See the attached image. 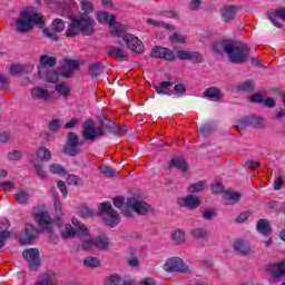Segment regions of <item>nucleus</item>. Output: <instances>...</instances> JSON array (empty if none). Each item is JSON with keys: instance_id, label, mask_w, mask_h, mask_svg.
<instances>
[{"instance_id": "19", "label": "nucleus", "mask_w": 285, "mask_h": 285, "mask_svg": "<svg viewBox=\"0 0 285 285\" xmlns=\"http://www.w3.org/2000/svg\"><path fill=\"white\" fill-rule=\"evenodd\" d=\"M79 68V60L73 59H65V65L62 67L61 77H65V79H70L72 75H75V71Z\"/></svg>"}, {"instance_id": "31", "label": "nucleus", "mask_w": 285, "mask_h": 285, "mask_svg": "<svg viewBox=\"0 0 285 285\" xmlns=\"http://www.w3.org/2000/svg\"><path fill=\"white\" fill-rule=\"evenodd\" d=\"M40 66L43 68H55L57 66V58L48 55L40 56Z\"/></svg>"}, {"instance_id": "49", "label": "nucleus", "mask_w": 285, "mask_h": 285, "mask_svg": "<svg viewBox=\"0 0 285 285\" xmlns=\"http://www.w3.org/2000/svg\"><path fill=\"white\" fill-rule=\"evenodd\" d=\"M100 171L105 177H117V170L110 166H104L101 167Z\"/></svg>"}, {"instance_id": "42", "label": "nucleus", "mask_w": 285, "mask_h": 285, "mask_svg": "<svg viewBox=\"0 0 285 285\" xmlns=\"http://www.w3.org/2000/svg\"><path fill=\"white\" fill-rule=\"evenodd\" d=\"M206 186V181L202 180L198 183H194L189 185L188 193H191V195H195V193H202Z\"/></svg>"}, {"instance_id": "61", "label": "nucleus", "mask_w": 285, "mask_h": 285, "mask_svg": "<svg viewBox=\"0 0 285 285\" xmlns=\"http://www.w3.org/2000/svg\"><path fill=\"white\" fill-rule=\"evenodd\" d=\"M11 75H21L23 72V67L19 65H12L10 68Z\"/></svg>"}, {"instance_id": "40", "label": "nucleus", "mask_w": 285, "mask_h": 285, "mask_svg": "<svg viewBox=\"0 0 285 285\" xmlns=\"http://www.w3.org/2000/svg\"><path fill=\"white\" fill-rule=\"evenodd\" d=\"M171 239L175 244H184V242H186V235L184 234V230L176 229L173 232Z\"/></svg>"}, {"instance_id": "20", "label": "nucleus", "mask_w": 285, "mask_h": 285, "mask_svg": "<svg viewBox=\"0 0 285 285\" xmlns=\"http://www.w3.org/2000/svg\"><path fill=\"white\" fill-rule=\"evenodd\" d=\"M31 98L38 101H52V94L42 87H33L31 89Z\"/></svg>"}, {"instance_id": "32", "label": "nucleus", "mask_w": 285, "mask_h": 285, "mask_svg": "<svg viewBox=\"0 0 285 285\" xmlns=\"http://www.w3.org/2000/svg\"><path fill=\"white\" fill-rule=\"evenodd\" d=\"M169 168H178L181 173H186L188 170V165L184 158H173L169 163Z\"/></svg>"}, {"instance_id": "18", "label": "nucleus", "mask_w": 285, "mask_h": 285, "mask_svg": "<svg viewBox=\"0 0 285 285\" xmlns=\"http://www.w3.org/2000/svg\"><path fill=\"white\" fill-rule=\"evenodd\" d=\"M265 271L274 277V279H284L285 277V261L273 263L266 266Z\"/></svg>"}, {"instance_id": "8", "label": "nucleus", "mask_w": 285, "mask_h": 285, "mask_svg": "<svg viewBox=\"0 0 285 285\" xmlns=\"http://www.w3.org/2000/svg\"><path fill=\"white\" fill-rule=\"evenodd\" d=\"M164 271L166 273H183L188 274L190 273V267L186 265L184 259L179 257H171L166 261L164 264Z\"/></svg>"}, {"instance_id": "9", "label": "nucleus", "mask_w": 285, "mask_h": 285, "mask_svg": "<svg viewBox=\"0 0 285 285\" xmlns=\"http://www.w3.org/2000/svg\"><path fill=\"white\" fill-rule=\"evenodd\" d=\"M72 224L73 226H76V228H78L77 236L80 239H86L82 243V250H92V246H95V242L90 239V233L88 232V227H86V225L81 224L79 220L75 218L72 219Z\"/></svg>"}, {"instance_id": "33", "label": "nucleus", "mask_w": 285, "mask_h": 285, "mask_svg": "<svg viewBox=\"0 0 285 285\" xmlns=\"http://www.w3.org/2000/svg\"><path fill=\"white\" fill-rule=\"evenodd\" d=\"M258 233L262 235H271L273 233V229L271 228V224H268V220L266 219H259L256 226Z\"/></svg>"}, {"instance_id": "35", "label": "nucleus", "mask_w": 285, "mask_h": 285, "mask_svg": "<svg viewBox=\"0 0 285 285\" xmlns=\"http://www.w3.org/2000/svg\"><path fill=\"white\" fill-rule=\"evenodd\" d=\"M62 239H73L77 237V230L70 224H66L65 228L61 230Z\"/></svg>"}, {"instance_id": "55", "label": "nucleus", "mask_w": 285, "mask_h": 285, "mask_svg": "<svg viewBox=\"0 0 285 285\" xmlns=\"http://www.w3.org/2000/svg\"><path fill=\"white\" fill-rule=\"evenodd\" d=\"M21 157H23V155L19 150H12L8 154V159L10 161H19V159H21Z\"/></svg>"}, {"instance_id": "51", "label": "nucleus", "mask_w": 285, "mask_h": 285, "mask_svg": "<svg viewBox=\"0 0 285 285\" xmlns=\"http://www.w3.org/2000/svg\"><path fill=\"white\" fill-rule=\"evenodd\" d=\"M215 131V127L213 125H205L199 129V132L203 135V137H209V135H213Z\"/></svg>"}, {"instance_id": "7", "label": "nucleus", "mask_w": 285, "mask_h": 285, "mask_svg": "<svg viewBox=\"0 0 285 285\" xmlns=\"http://www.w3.org/2000/svg\"><path fill=\"white\" fill-rule=\"evenodd\" d=\"M81 146H83V142L79 139V136L75 131H70L62 153L69 157H77V155H81Z\"/></svg>"}, {"instance_id": "27", "label": "nucleus", "mask_w": 285, "mask_h": 285, "mask_svg": "<svg viewBox=\"0 0 285 285\" xmlns=\"http://www.w3.org/2000/svg\"><path fill=\"white\" fill-rule=\"evenodd\" d=\"M234 250L239 253V255H250V253H253L250 245L244 240H236L234 243Z\"/></svg>"}, {"instance_id": "37", "label": "nucleus", "mask_w": 285, "mask_h": 285, "mask_svg": "<svg viewBox=\"0 0 285 285\" xmlns=\"http://www.w3.org/2000/svg\"><path fill=\"white\" fill-rule=\"evenodd\" d=\"M16 199H17L18 204L26 206V204H28V202H30V194L28 191L21 189L16 194Z\"/></svg>"}, {"instance_id": "50", "label": "nucleus", "mask_w": 285, "mask_h": 285, "mask_svg": "<svg viewBox=\"0 0 285 285\" xmlns=\"http://www.w3.org/2000/svg\"><path fill=\"white\" fill-rule=\"evenodd\" d=\"M140 262L135 252H131L128 259V266L131 268H138Z\"/></svg>"}, {"instance_id": "39", "label": "nucleus", "mask_w": 285, "mask_h": 285, "mask_svg": "<svg viewBox=\"0 0 285 285\" xmlns=\"http://www.w3.org/2000/svg\"><path fill=\"white\" fill-rule=\"evenodd\" d=\"M56 91L59 92V95H61L63 97V99H68V97H70V87H68V85L66 83H58L55 87Z\"/></svg>"}, {"instance_id": "16", "label": "nucleus", "mask_w": 285, "mask_h": 285, "mask_svg": "<svg viewBox=\"0 0 285 285\" xmlns=\"http://www.w3.org/2000/svg\"><path fill=\"white\" fill-rule=\"evenodd\" d=\"M39 237V229L35 227V225L27 224L24 226V232L20 236V244L26 245V244H32L35 239Z\"/></svg>"}, {"instance_id": "14", "label": "nucleus", "mask_w": 285, "mask_h": 285, "mask_svg": "<svg viewBox=\"0 0 285 285\" xmlns=\"http://www.w3.org/2000/svg\"><path fill=\"white\" fill-rule=\"evenodd\" d=\"M150 57L154 59H165V61H175V59H177L173 50L160 46H156L151 49Z\"/></svg>"}, {"instance_id": "2", "label": "nucleus", "mask_w": 285, "mask_h": 285, "mask_svg": "<svg viewBox=\"0 0 285 285\" xmlns=\"http://www.w3.org/2000/svg\"><path fill=\"white\" fill-rule=\"evenodd\" d=\"M99 126H95V121L86 120L82 125V139L85 141H95L98 137H106V130H109L111 135H121V132H128V127L117 125L108 120L104 116H99Z\"/></svg>"}, {"instance_id": "29", "label": "nucleus", "mask_w": 285, "mask_h": 285, "mask_svg": "<svg viewBox=\"0 0 285 285\" xmlns=\"http://www.w3.org/2000/svg\"><path fill=\"white\" fill-rule=\"evenodd\" d=\"M95 246L98 250H108V248H110V238L105 234H101L97 237Z\"/></svg>"}, {"instance_id": "63", "label": "nucleus", "mask_w": 285, "mask_h": 285, "mask_svg": "<svg viewBox=\"0 0 285 285\" xmlns=\"http://www.w3.org/2000/svg\"><path fill=\"white\" fill-rule=\"evenodd\" d=\"M77 124H79V119L72 118L71 120H69L65 124L63 128L65 129L75 128V126H77Z\"/></svg>"}, {"instance_id": "53", "label": "nucleus", "mask_w": 285, "mask_h": 285, "mask_svg": "<svg viewBox=\"0 0 285 285\" xmlns=\"http://www.w3.org/2000/svg\"><path fill=\"white\" fill-rule=\"evenodd\" d=\"M59 128H61V120L59 119H52L51 121H49V130L51 132H57V130H59Z\"/></svg>"}, {"instance_id": "64", "label": "nucleus", "mask_w": 285, "mask_h": 285, "mask_svg": "<svg viewBox=\"0 0 285 285\" xmlns=\"http://www.w3.org/2000/svg\"><path fill=\"white\" fill-rule=\"evenodd\" d=\"M138 284L139 285H157V282L150 277H146L141 279Z\"/></svg>"}, {"instance_id": "21", "label": "nucleus", "mask_w": 285, "mask_h": 285, "mask_svg": "<svg viewBox=\"0 0 285 285\" xmlns=\"http://www.w3.org/2000/svg\"><path fill=\"white\" fill-rule=\"evenodd\" d=\"M107 55L116 59V61H128V53L124 47H107Z\"/></svg>"}, {"instance_id": "46", "label": "nucleus", "mask_w": 285, "mask_h": 285, "mask_svg": "<svg viewBox=\"0 0 285 285\" xmlns=\"http://www.w3.org/2000/svg\"><path fill=\"white\" fill-rule=\"evenodd\" d=\"M189 61H191V63H202L204 56L198 51H189Z\"/></svg>"}, {"instance_id": "41", "label": "nucleus", "mask_w": 285, "mask_h": 285, "mask_svg": "<svg viewBox=\"0 0 285 285\" xmlns=\"http://www.w3.org/2000/svg\"><path fill=\"white\" fill-rule=\"evenodd\" d=\"M190 235L195 239H206V237H208V230L204 228H194L191 229Z\"/></svg>"}, {"instance_id": "43", "label": "nucleus", "mask_w": 285, "mask_h": 285, "mask_svg": "<svg viewBox=\"0 0 285 285\" xmlns=\"http://www.w3.org/2000/svg\"><path fill=\"white\" fill-rule=\"evenodd\" d=\"M112 16H110V13H108L107 11H99L96 16V19L98 21V23H108L110 26V18Z\"/></svg>"}, {"instance_id": "60", "label": "nucleus", "mask_w": 285, "mask_h": 285, "mask_svg": "<svg viewBox=\"0 0 285 285\" xmlns=\"http://www.w3.org/2000/svg\"><path fill=\"white\" fill-rule=\"evenodd\" d=\"M47 81L48 83H57V81H59V73H57V71H51V76L50 73L47 76Z\"/></svg>"}, {"instance_id": "10", "label": "nucleus", "mask_w": 285, "mask_h": 285, "mask_svg": "<svg viewBox=\"0 0 285 285\" xmlns=\"http://www.w3.org/2000/svg\"><path fill=\"white\" fill-rule=\"evenodd\" d=\"M23 259L29 264V271L37 272L41 266V258H39V249L29 248L22 253Z\"/></svg>"}, {"instance_id": "48", "label": "nucleus", "mask_w": 285, "mask_h": 285, "mask_svg": "<svg viewBox=\"0 0 285 285\" xmlns=\"http://www.w3.org/2000/svg\"><path fill=\"white\" fill-rule=\"evenodd\" d=\"M32 165H33L37 176L40 179H48V175H46V171H43V167L40 164L32 161Z\"/></svg>"}, {"instance_id": "38", "label": "nucleus", "mask_w": 285, "mask_h": 285, "mask_svg": "<svg viewBox=\"0 0 285 285\" xmlns=\"http://www.w3.org/2000/svg\"><path fill=\"white\" fill-rule=\"evenodd\" d=\"M168 88H173L171 81H163L159 83V87L154 86L157 95H168Z\"/></svg>"}, {"instance_id": "25", "label": "nucleus", "mask_w": 285, "mask_h": 285, "mask_svg": "<svg viewBox=\"0 0 285 285\" xmlns=\"http://www.w3.org/2000/svg\"><path fill=\"white\" fill-rule=\"evenodd\" d=\"M57 277V274L52 269H48L42 279L36 282L35 285H57V282L55 278Z\"/></svg>"}, {"instance_id": "47", "label": "nucleus", "mask_w": 285, "mask_h": 285, "mask_svg": "<svg viewBox=\"0 0 285 285\" xmlns=\"http://www.w3.org/2000/svg\"><path fill=\"white\" fill-rule=\"evenodd\" d=\"M255 88V82L253 80H247L240 85H238V90H242L243 92H250Z\"/></svg>"}, {"instance_id": "30", "label": "nucleus", "mask_w": 285, "mask_h": 285, "mask_svg": "<svg viewBox=\"0 0 285 285\" xmlns=\"http://www.w3.org/2000/svg\"><path fill=\"white\" fill-rule=\"evenodd\" d=\"M36 156L38 157L39 161H50L52 159V151L46 147H39L36 150Z\"/></svg>"}, {"instance_id": "22", "label": "nucleus", "mask_w": 285, "mask_h": 285, "mask_svg": "<svg viewBox=\"0 0 285 285\" xmlns=\"http://www.w3.org/2000/svg\"><path fill=\"white\" fill-rule=\"evenodd\" d=\"M203 97L205 99H212L213 101H222L224 99V95L222 94V89L217 87H209L203 92Z\"/></svg>"}, {"instance_id": "23", "label": "nucleus", "mask_w": 285, "mask_h": 285, "mask_svg": "<svg viewBox=\"0 0 285 285\" xmlns=\"http://www.w3.org/2000/svg\"><path fill=\"white\" fill-rule=\"evenodd\" d=\"M109 26L111 28V32L114 35H116V37H118V39H122V41H124V37H126V35H128V33H126V28H124V26L121 23L115 22V16L110 17Z\"/></svg>"}, {"instance_id": "44", "label": "nucleus", "mask_w": 285, "mask_h": 285, "mask_svg": "<svg viewBox=\"0 0 285 285\" xmlns=\"http://www.w3.org/2000/svg\"><path fill=\"white\" fill-rule=\"evenodd\" d=\"M67 184L69 186H82L83 185V180L81 179V177H79L77 175H69L67 177Z\"/></svg>"}, {"instance_id": "5", "label": "nucleus", "mask_w": 285, "mask_h": 285, "mask_svg": "<svg viewBox=\"0 0 285 285\" xmlns=\"http://www.w3.org/2000/svg\"><path fill=\"white\" fill-rule=\"evenodd\" d=\"M35 26L43 28L46 21L43 16L32 8H24L20 11L18 19L16 20V31L20 35H28L35 30Z\"/></svg>"}, {"instance_id": "11", "label": "nucleus", "mask_w": 285, "mask_h": 285, "mask_svg": "<svg viewBox=\"0 0 285 285\" xmlns=\"http://www.w3.org/2000/svg\"><path fill=\"white\" fill-rule=\"evenodd\" d=\"M124 43L127 46V48L131 51L135 52L136 55H141L146 48L144 47V42L139 40L135 35L132 33H127L124 36Z\"/></svg>"}, {"instance_id": "3", "label": "nucleus", "mask_w": 285, "mask_h": 285, "mask_svg": "<svg viewBox=\"0 0 285 285\" xmlns=\"http://www.w3.org/2000/svg\"><path fill=\"white\" fill-rule=\"evenodd\" d=\"M215 55H227L230 63H246L250 57V48L243 42L225 40L213 46Z\"/></svg>"}, {"instance_id": "6", "label": "nucleus", "mask_w": 285, "mask_h": 285, "mask_svg": "<svg viewBox=\"0 0 285 285\" xmlns=\"http://www.w3.org/2000/svg\"><path fill=\"white\" fill-rule=\"evenodd\" d=\"M99 210L106 226L115 228V226L121 222L119 214L115 210V208H112L110 202L101 203L99 205Z\"/></svg>"}, {"instance_id": "34", "label": "nucleus", "mask_w": 285, "mask_h": 285, "mask_svg": "<svg viewBox=\"0 0 285 285\" xmlns=\"http://www.w3.org/2000/svg\"><path fill=\"white\" fill-rule=\"evenodd\" d=\"M101 266V261L95 256H88L83 259L85 268H99Z\"/></svg>"}, {"instance_id": "59", "label": "nucleus", "mask_w": 285, "mask_h": 285, "mask_svg": "<svg viewBox=\"0 0 285 285\" xmlns=\"http://www.w3.org/2000/svg\"><path fill=\"white\" fill-rule=\"evenodd\" d=\"M212 190L216 195H219L220 193H224V185L222 183H214L212 185Z\"/></svg>"}, {"instance_id": "45", "label": "nucleus", "mask_w": 285, "mask_h": 285, "mask_svg": "<svg viewBox=\"0 0 285 285\" xmlns=\"http://www.w3.org/2000/svg\"><path fill=\"white\" fill-rule=\"evenodd\" d=\"M49 170L52 175H66V168L59 164H51Z\"/></svg>"}, {"instance_id": "24", "label": "nucleus", "mask_w": 285, "mask_h": 285, "mask_svg": "<svg viewBox=\"0 0 285 285\" xmlns=\"http://www.w3.org/2000/svg\"><path fill=\"white\" fill-rule=\"evenodd\" d=\"M237 10H239V7L237 6H228L223 8L222 17L225 23H229V21H233V19H235V14H237Z\"/></svg>"}, {"instance_id": "4", "label": "nucleus", "mask_w": 285, "mask_h": 285, "mask_svg": "<svg viewBox=\"0 0 285 285\" xmlns=\"http://www.w3.org/2000/svg\"><path fill=\"white\" fill-rule=\"evenodd\" d=\"M115 208H119L125 217H132L134 213L137 215H149L153 213V206L148 205L141 196H131L129 198L118 196L114 198Z\"/></svg>"}, {"instance_id": "1", "label": "nucleus", "mask_w": 285, "mask_h": 285, "mask_svg": "<svg viewBox=\"0 0 285 285\" xmlns=\"http://www.w3.org/2000/svg\"><path fill=\"white\" fill-rule=\"evenodd\" d=\"M92 12H95V3L90 0H81L80 14L71 18V22L66 30V36L77 37L80 32L86 37L95 35V18L92 17Z\"/></svg>"}, {"instance_id": "17", "label": "nucleus", "mask_w": 285, "mask_h": 285, "mask_svg": "<svg viewBox=\"0 0 285 285\" xmlns=\"http://www.w3.org/2000/svg\"><path fill=\"white\" fill-rule=\"evenodd\" d=\"M35 219L49 235H52V218L48 212H38L35 214Z\"/></svg>"}, {"instance_id": "56", "label": "nucleus", "mask_w": 285, "mask_h": 285, "mask_svg": "<svg viewBox=\"0 0 285 285\" xmlns=\"http://www.w3.org/2000/svg\"><path fill=\"white\" fill-rule=\"evenodd\" d=\"M11 234L10 232L2 230L0 232V248H3L6 246V239H10Z\"/></svg>"}, {"instance_id": "58", "label": "nucleus", "mask_w": 285, "mask_h": 285, "mask_svg": "<svg viewBox=\"0 0 285 285\" xmlns=\"http://www.w3.org/2000/svg\"><path fill=\"white\" fill-rule=\"evenodd\" d=\"M81 217H95V210L90 207H82L80 209Z\"/></svg>"}, {"instance_id": "54", "label": "nucleus", "mask_w": 285, "mask_h": 285, "mask_svg": "<svg viewBox=\"0 0 285 285\" xmlns=\"http://www.w3.org/2000/svg\"><path fill=\"white\" fill-rule=\"evenodd\" d=\"M147 22L150 23V26H158L161 28H166V30H170V31L174 30L173 26L166 24V23H164V21H155L153 19H149V20H147Z\"/></svg>"}, {"instance_id": "15", "label": "nucleus", "mask_w": 285, "mask_h": 285, "mask_svg": "<svg viewBox=\"0 0 285 285\" xmlns=\"http://www.w3.org/2000/svg\"><path fill=\"white\" fill-rule=\"evenodd\" d=\"M178 206L181 208H189V210H195L202 206V198L195 195H188L177 199Z\"/></svg>"}, {"instance_id": "57", "label": "nucleus", "mask_w": 285, "mask_h": 285, "mask_svg": "<svg viewBox=\"0 0 285 285\" xmlns=\"http://www.w3.org/2000/svg\"><path fill=\"white\" fill-rule=\"evenodd\" d=\"M177 57H178V59H180V61H189V59H190V51L178 50L177 51Z\"/></svg>"}, {"instance_id": "52", "label": "nucleus", "mask_w": 285, "mask_h": 285, "mask_svg": "<svg viewBox=\"0 0 285 285\" xmlns=\"http://www.w3.org/2000/svg\"><path fill=\"white\" fill-rule=\"evenodd\" d=\"M169 40L173 42V43H186V37L177 33V32H174L171 35V37L169 38Z\"/></svg>"}, {"instance_id": "26", "label": "nucleus", "mask_w": 285, "mask_h": 285, "mask_svg": "<svg viewBox=\"0 0 285 285\" xmlns=\"http://www.w3.org/2000/svg\"><path fill=\"white\" fill-rule=\"evenodd\" d=\"M106 285H137L135 279H130L127 282L121 281V277L118 275H111L106 278L105 281Z\"/></svg>"}, {"instance_id": "13", "label": "nucleus", "mask_w": 285, "mask_h": 285, "mask_svg": "<svg viewBox=\"0 0 285 285\" xmlns=\"http://www.w3.org/2000/svg\"><path fill=\"white\" fill-rule=\"evenodd\" d=\"M66 30V22L61 19H55L51 23V29L47 28L43 30L45 37L48 39H52V41H57V33L63 32Z\"/></svg>"}, {"instance_id": "28", "label": "nucleus", "mask_w": 285, "mask_h": 285, "mask_svg": "<svg viewBox=\"0 0 285 285\" xmlns=\"http://www.w3.org/2000/svg\"><path fill=\"white\" fill-rule=\"evenodd\" d=\"M242 199V195L237 191H226L223 196V202L226 206L237 204Z\"/></svg>"}, {"instance_id": "12", "label": "nucleus", "mask_w": 285, "mask_h": 285, "mask_svg": "<svg viewBox=\"0 0 285 285\" xmlns=\"http://www.w3.org/2000/svg\"><path fill=\"white\" fill-rule=\"evenodd\" d=\"M248 126H252V128H262L264 126V119L257 116H248L238 121L236 130H246Z\"/></svg>"}, {"instance_id": "36", "label": "nucleus", "mask_w": 285, "mask_h": 285, "mask_svg": "<svg viewBox=\"0 0 285 285\" xmlns=\"http://www.w3.org/2000/svg\"><path fill=\"white\" fill-rule=\"evenodd\" d=\"M104 63L95 62L89 66V75L90 77H99V75L104 73Z\"/></svg>"}, {"instance_id": "62", "label": "nucleus", "mask_w": 285, "mask_h": 285, "mask_svg": "<svg viewBox=\"0 0 285 285\" xmlns=\"http://www.w3.org/2000/svg\"><path fill=\"white\" fill-rule=\"evenodd\" d=\"M174 92L177 95H184L186 92V85L184 83H178L174 87Z\"/></svg>"}]
</instances>
